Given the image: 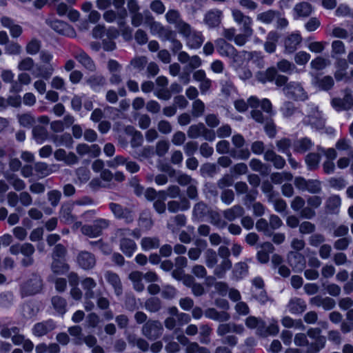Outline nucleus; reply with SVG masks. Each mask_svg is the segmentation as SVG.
I'll return each instance as SVG.
<instances>
[{"label": "nucleus", "instance_id": "nucleus-1", "mask_svg": "<svg viewBox=\"0 0 353 353\" xmlns=\"http://www.w3.org/2000/svg\"><path fill=\"white\" fill-rule=\"evenodd\" d=\"M245 325L250 330H255V334L263 338L276 336L279 332L278 321L274 319H271L267 325L262 319L249 316L245 320Z\"/></svg>", "mask_w": 353, "mask_h": 353}, {"label": "nucleus", "instance_id": "nucleus-2", "mask_svg": "<svg viewBox=\"0 0 353 353\" xmlns=\"http://www.w3.org/2000/svg\"><path fill=\"white\" fill-rule=\"evenodd\" d=\"M9 251L13 255L21 253L24 256L21 261L23 267H30L34 263L33 254L35 252V248L30 243L13 244L10 247Z\"/></svg>", "mask_w": 353, "mask_h": 353}, {"label": "nucleus", "instance_id": "nucleus-3", "mask_svg": "<svg viewBox=\"0 0 353 353\" xmlns=\"http://www.w3.org/2000/svg\"><path fill=\"white\" fill-rule=\"evenodd\" d=\"M43 288V281L37 274L31 276L20 286V294L22 298L30 296L39 293Z\"/></svg>", "mask_w": 353, "mask_h": 353}, {"label": "nucleus", "instance_id": "nucleus-4", "mask_svg": "<svg viewBox=\"0 0 353 353\" xmlns=\"http://www.w3.org/2000/svg\"><path fill=\"white\" fill-rule=\"evenodd\" d=\"M183 28L179 33L185 40L187 46L191 49L199 48L204 41L202 33L193 29L189 23Z\"/></svg>", "mask_w": 353, "mask_h": 353}, {"label": "nucleus", "instance_id": "nucleus-5", "mask_svg": "<svg viewBox=\"0 0 353 353\" xmlns=\"http://www.w3.org/2000/svg\"><path fill=\"white\" fill-rule=\"evenodd\" d=\"M188 137L196 139L202 137L205 141H214L215 140V131L208 128L204 123L199 122L191 125L187 130Z\"/></svg>", "mask_w": 353, "mask_h": 353}, {"label": "nucleus", "instance_id": "nucleus-6", "mask_svg": "<svg viewBox=\"0 0 353 353\" xmlns=\"http://www.w3.org/2000/svg\"><path fill=\"white\" fill-rule=\"evenodd\" d=\"M283 94L289 99L294 101H304L308 95L302 84L297 81H290L283 88Z\"/></svg>", "mask_w": 353, "mask_h": 353}, {"label": "nucleus", "instance_id": "nucleus-7", "mask_svg": "<svg viewBox=\"0 0 353 353\" xmlns=\"http://www.w3.org/2000/svg\"><path fill=\"white\" fill-rule=\"evenodd\" d=\"M307 336L314 340V342L310 343L305 353H319L323 349L326 343L325 336L321 335V330L319 327H311L307 331Z\"/></svg>", "mask_w": 353, "mask_h": 353}, {"label": "nucleus", "instance_id": "nucleus-8", "mask_svg": "<svg viewBox=\"0 0 353 353\" xmlns=\"http://www.w3.org/2000/svg\"><path fill=\"white\" fill-rule=\"evenodd\" d=\"M307 114L305 118V122L311 125L316 129L321 130L325 127V119L318 107L314 104H307Z\"/></svg>", "mask_w": 353, "mask_h": 353}, {"label": "nucleus", "instance_id": "nucleus-9", "mask_svg": "<svg viewBox=\"0 0 353 353\" xmlns=\"http://www.w3.org/2000/svg\"><path fill=\"white\" fill-rule=\"evenodd\" d=\"M163 331V326L159 321L148 320L145 323L141 329L142 334L149 340L159 339Z\"/></svg>", "mask_w": 353, "mask_h": 353}, {"label": "nucleus", "instance_id": "nucleus-10", "mask_svg": "<svg viewBox=\"0 0 353 353\" xmlns=\"http://www.w3.org/2000/svg\"><path fill=\"white\" fill-rule=\"evenodd\" d=\"M41 61L47 63L46 66H39L38 67L39 73L34 74L33 73L35 77H42L44 79L48 80L53 74L54 71V65L50 63V61L53 59V56L51 53L47 51H41L39 54Z\"/></svg>", "mask_w": 353, "mask_h": 353}, {"label": "nucleus", "instance_id": "nucleus-11", "mask_svg": "<svg viewBox=\"0 0 353 353\" xmlns=\"http://www.w3.org/2000/svg\"><path fill=\"white\" fill-rule=\"evenodd\" d=\"M343 98H334L331 101L332 106L338 112L348 110L353 108L352 91L350 88H345L343 91Z\"/></svg>", "mask_w": 353, "mask_h": 353}, {"label": "nucleus", "instance_id": "nucleus-12", "mask_svg": "<svg viewBox=\"0 0 353 353\" xmlns=\"http://www.w3.org/2000/svg\"><path fill=\"white\" fill-rule=\"evenodd\" d=\"M109 208L117 219H123L126 223L134 221V213L132 209L113 202L109 203Z\"/></svg>", "mask_w": 353, "mask_h": 353}, {"label": "nucleus", "instance_id": "nucleus-13", "mask_svg": "<svg viewBox=\"0 0 353 353\" xmlns=\"http://www.w3.org/2000/svg\"><path fill=\"white\" fill-rule=\"evenodd\" d=\"M322 201V198L317 195L308 196L307 198V206L301 211V216L307 219H313L316 216L315 209L321 206Z\"/></svg>", "mask_w": 353, "mask_h": 353}, {"label": "nucleus", "instance_id": "nucleus-14", "mask_svg": "<svg viewBox=\"0 0 353 353\" xmlns=\"http://www.w3.org/2000/svg\"><path fill=\"white\" fill-rule=\"evenodd\" d=\"M77 263L83 270H90L95 267L97 259L94 254L82 250L77 254Z\"/></svg>", "mask_w": 353, "mask_h": 353}, {"label": "nucleus", "instance_id": "nucleus-15", "mask_svg": "<svg viewBox=\"0 0 353 353\" xmlns=\"http://www.w3.org/2000/svg\"><path fill=\"white\" fill-rule=\"evenodd\" d=\"M73 57L86 70L94 72L96 65L92 58L82 49L78 48L72 52Z\"/></svg>", "mask_w": 353, "mask_h": 353}, {"label": "nucleus", "instance_id": "nucleus-16", "mask_svg": "<svg viewBox=\"0 0 353 353\" xmlns=\"http://www.w3.org/2000/svg\"><path fill=\"white\" fill-rule=\"evenodd\" d=\"M287 259L289 265L294 272H302L305 267V259L302 254L298 252L290 251L288 254Z\"/></svg>", "mask_w": 353, "mask_h": 353}, {"label": "nucleus", "instance_id": "nucleus-17", "mask_svg": "<svg viewBox=\"0 0 353 353\" xmlns=\"http://www.w3.org/2000/svg\"><path fill=\"white\" fill-rule=\"evenodd\" d=\"M310 305L323 307L325 310H331L335 307L336 301L330 296H322L316 295L310 299Z\"/></svg>", "mask_w": 353, "mask_h": 353}, {"label": "nucleus", "instance_id": "nucleus-18", "mask_svg": "<svg viewBox=\"0 0 353 353\" xmlns=\"http://www.w3.org/2000/svg\"><path fill=\"white\" fill-rule=\"evenodd\" d=\"M56 324L54 321L48 319L36 323L32 327V334L36 336L41 337L54 330Z\"/></svg>", "mask_w": 353, "mask_h": 353}, {"label": "nucleus", "instance_id": "nucleus-19", "mask_svg": "<svg viewBox=\"0 0 353 353\" xmlns=\"http://www.w3.org/2000/svg\"><path fill=\"white\" fill-rule=\"evenodd\" d=\"M77 154L83 157L88 155L89 157H97L101 153V148L97 144L88 145L86 143H79L76 147Z\"/></svg>", "mask_w": 353, "mask_h": 353}, {"label": "nucleus", "instance_id": "nucleus-20", "mask_svg": "<svg viewBox=\"0 0 353 353\" xmlns=\"http://www.w3.org/2000/svg\"><path fill=\"white\" fill-rule=\"evenodd\" d=\"M104 277L114 289L115 294L120 296L123 293V286L119 276L115 272L108 270L104 273Z\"/></svg>", "mask_w": 353, "mask_h": 353}, {"label": "nucleus", "instance_id": "nucleus-21", "mask_svg": "<svg viewBox=\"0 0 353 353\" xmlns=\"http://www.w3.org/2000/svg\"><path fill=\"white\" fill-rule=\"evenodd\" d=\"M301 41L302 38L301 35L297 33H292L288 35L284 40V52L292 54L295 52Z\"/></svg>", "mask_w": 353, "mask_h": 353}, {"label": "nucleus", "instance_id": "nucleus-22", "mask_svg": "<svg viewBox=\"0 0 353 353\" xmlns=\"http://www.w3.org/2000/svg\"><path fill=\"white\" fill-rule=\"evenodd\" d=\"M223 12L217 9L208 11L204 17V22L209 28L218 26L221 22Z\"/></svg>", "mask_w": 353, "mask_h": 353}, {"label": "nucleus", "instance_id": "nucleus-23", "mask_svg": "<svg viewBox=\"0 0 353 353\" xmlns=\"http://www.w3.org/2000/svg\"><path fill=\"white\" fill-rule=\"evenodd\" d=\"M32 81L30 75L26 72L19 73L17 80L13 82L9 89L11 93H19L23 90V85H29Z\"/></svg>", "mask_w": 353, "mask_h": 353}, {"label": "nucleus", "instance_id": "nucleus-24", "mask_svg": "<svg viewBox=\"0 0 353 353\" xmlns=\"http://www.w3.org/2000/svg\"><path fill=\"white\" fill-rule=\"evenodd\" d=\"M206 318L218 321L226 322L230 319V314L226 311H218L214 307L207 308L204 311Z\"/></svg>", "mask_w": 353, "mask_h": 353}, {"label": "nucleus", "instance_id": "nucleus-25", "mask_svg": "<svg viewBox=\"0 0 353 353\" xmlns=\"http://www.w3.org/2000/svg\"><path fill=\"white\" fill-rule=\"evenodd\" d=\"M219 83L221 88V92L225 97H229L236 91L234 83L228 74L221 78Z\"/></svg>", "mask_w": 353, "mask_h": 353}, {"label": "nucleus", "instance_id": "nucleus-26", "mask_svg": "<svg viewBox=\"0 0 353 353\" xmlns=\"http://www.w3.org/2000/svg\"><path fill=\"white\" fill-rule=\"evenodd\" d=\"M59 168L57 165H48L44 162H37L34 164V171L39 178H43L55 172Z\"/></svg>", "mask_w": 353, "mask_h": 353}, {"label": "nucleus", "instance_id": "nucleus-27", "mask_svg": "<svg viewBox=\"0 0 353 353\" xmlns=\"http://www.w3.org/2000/svg\"><path fill=\"white\" fill-rule=\"evenodd\" d=\"M313 11L312 5L308 2H301L295 5L293 8L295 19L309 17Z\"/></svg>", "mask_w": 353, "mask_h": 353}, {"label": "nucleus", "instance_id": "nucleus-28", "mask_svg": "<svg viewBox=\"0 0 353 353\" xmlns=\"http://www.w3.org/2000/svg\"><path fill=\"white\" fill-rule=\"evenodd\" d=\"M165 17L169 23L175 25L178 32L183 28V25L188 24L181 18L179 12L176 10H168Z\"/></svg>", "mask_w": 353, "mask_h": 353}, {"label": "nucleus", "instance_id": "nucleus-29", "mask_svg": "<svg viewBox=\"0 0 353 353\" xmlns=\"http://www.w3.org/2000/svg\"><path fill=\"white\" fill-rule=\"evenodd\" d=\"M120 240V249L123 253L128 257H131L135 250H137V245L135 242L126 237V236H119Z\"/></svg>", "mask_w": 353, "mask_h": 353}, {"label": "nucleus", "instance_id": "nucleus-30", "mask_svg": "<svg viewBox=\"0 0 353 353\" xmlns=\"http://www.w3.org/2000/svg\"><path fill=\"white\" fill-rule=\"evenodd\" d=\"M190 207V201L185 197H182L179 201L173 200L168 203V210L172 213L187 210Z\"/></svg>", "mask_w": 353, "mask_h": 353}, {"label": "nucleus", "instance_id": "nucleus-31", "mask_svg": "<svg viewBox=\"0 0 353 353\" xmlns=\"http://www.w3.org/2000/svg\"><path fill=\"white\" fill-rule=\"evenodd\" d=\"M244 208L240 205H233L223 211V217L228 221H233L244 214Z\"/></svg>", "mask_w": 353, "mask_h": 353}, {"label": "nucleus", "instance_id": "nucleus-32", "mask_svg": "<svg viewBox=\"0 0 353 353\" xmlns=\"http://www.w3.org/2000/svg\"><path fill=\"white\" fill-rule=\"evenodd\" d=\"M261 248L256 254L257 259L261 263H267L270 260V254L274 251V247L271 243L265 242L261 245Z\"/></svg>", "mask_w": 353, "mask_h": 353}, {"label": "nucleus", "instance_id": "nucleus-33", "mask_svg": "<svg viewBox=\"0 0 353 353\" xmlns=\"http://www.w3.org/2000/svg\"><path fill=\"white\" fill-rule=\"evenodd\" d=\"M287 307L292 314H301L306 310L307 305L302 299L294 297L290 300Z\"/></svg>", "mask_w": 353, "mask_h": 353}, {"label": "nucleus", "instance_id": "nucleus-34", "mask_svg": "<svg viewBox=\"0 0 353 353\" xmlns=\"http://www.w3.org/2000/svg\"><path fill=\"white\" fill-rule=\"evenodd\" d=\"M216 50L221 56L230 57L233 54L236 48L223 39H219L215 42Z\"/></svg>", "mask_w": 353, "mask_h": 353}, {"label": "nucleus", "instance_id": "nucleus-35", "mask_svg": "<svg viewBox=\"0 0 353 353\" xmlns=\"http://www.w3.org/2000/svg\"><path fill=\"white\" fill-rule=\"evenodd\" d=\"M81 286L85 291V299H94L96 292L94 288L97 286V282L91 277H85L81 281Z\"/></svg>", "mask_w": 353, "mask_h": 353}, {"label": "nucleus", "instance_id": "nucleus-36", "mask_svg": "<svg viewBox=\"0 0 353 353\" xmlns=\"http://www.w3.org/2000/svg\"><path fill=\"white\" fill-rule=\"evenodd\" d=\"M341 201L338 195L330 196L325 202L326 212L331 214H336L339 212Z\"/></svg>", "mask_w": 353, "mask_h": 353}, {"label": "nucleus", "instance_id": "nucleus-37", "mask_svg": "<svg viewBox=\"0 0 353 353\" xmlns=\"http://www.w3.org/2000/svg\"><path fill=\"white\" fill-rule=\"evenodd\" d=\"M234 20L239 25L242 26V28H252V19L245 15L241 10L234 9L232 11Z\"/></svg>", "mask_w": 353, "mask_h": 353}, {"label": "nucleus", "instance_id": "nucleus-38", "mask_svg": "<svg viewBox=\"0 0 353 353\" xmlns=\"http://www.w3.org/2000/svg\"><path fill=\"white\" fill-rule=\"evenodd\" d=\"M72 205L64 203L61 205L59 217L65 223L70 224L75 221V216L72 214Z\"/></svg>", "mask_w": 353, "mask_h": 353}, {"label": "nucleus", "instance_id": "nucleus-39", "mask_svg": "<svg viewBox=\"0 0 353 353\" xmlns=\"http://www.w3.org/2000/svg\"><path fill=\"white\" fill-rule=\"evenodd\" d=\"M321 159V156L319 152L308 153L305 157V162L307 169L311 171L317 170L319 167Z\"/></svg>", "mask_w": 353, "mask_h": 353}, {"label": "nucleus", "instance_id": "nucleus-40", "mask_svg": "<svg viewBox=\"0 0 353 353\" xmlns=\"http://www.w3.org/2000/svg\"><path fill=\"white\" fill-rule=\"evenodd\" d=\"M280 112L283 117L286 119H289L295 114L301 112V111L296 107L295 104L290 101L283 102L280 108Z\"/></svg>", "mask_w": 353, "mask_h": 353}, {"label": "nucleus", "instance_id": "nucleus-41", "mask_svg": "<svg viewBox=\"0 0 353 353\" xmlns=\"http://www.w3.org/2000/svg\"><path fill=\"white\" fill-rule=\"evenodd\" d=\"M277 71L274 68H269L265 71H259L256 74V79L263 83H265L268 81H272L276 77Z\"/></svg>", "mask_w": 353, "mask_h": 353}, {"label": "nucleus", "instance_id": "nucleus-42", "mask_svg": "<svg viewBox=\"0 0 353 353\" xmlns=\"http://www.w3.org/2000/svg\"><path fill=\"white\" fill-rule=\"evenodd\" d=\"M313 145V143L310 139L304 137L294 142V150L296 152L303 154L310 150Z\"/></svg>", "mask_w": 353, "mask_h": 353}, {"label": "nucleus", "instance_id": "nucleus-43", "mask_svg": "<svg viewBox=\"0 0 353 353\" xmlns=\"http://www.w3.org/2000/svg\"><path fill=\"white\" fill-rule=\"evenodd\" d=\"M141 246L144 251L157 249L160 246V240L157 236L143 237L141 241Z\"/></svg>", "mask_w": 353, "mask_h": 353}, {"label": "nucleus", "instance_id": "nucleus-44", "mask_svg": "<svg viewBox=\"0 0 353 353\" xmlns=\"http://www.w3.org/2000/svg\"><path fill=\"white\" fill-rule=\"evenodd\" d=\"M232 267V263L231 261H221V262L215 265L213 274L219 279H223L225 277L226 272L230 270Z\"/></svg>", "mask_w": 353, "mask_h": 353}, {"label": "nucleus", "instance_id": "nucleus-45", "mask_svg": "<svg viewBox=\"0 0 353 353\" xmlns=\"http://www.w3.org/2000/svg\"><path fill=\"white\" fill-rule=\"evenodd\" d=\"M1 24L10 29V34L12 37H18L22 32V28L19 25L12 23L11 19L8 17H3L1 19Z\"/></svg>", "mask_w": 353, "mask_h": 353}, {"label": "nucleus", "instance_id": "nucleus-46", "mask_svg": "<svg viewBox=\"0 0 353 353\" xmlns=\"http://www.w3.org/2000/svg\"><path fill=\"white\" fill-rule=\"evenodd\" d=\"M278 69L284 73L291 74L292 73H299L300 70L297 69L296 66L292 62L287 59H282L276 64Z\"/></svg>", "mask_w": 353, "mask_h": 353}, {"label": "nucleus", "instance_id": "nucleus-47", "mask_svg": "<svg viewBox=\"0 0 353 353\" xmlns=\"http://www.w3.org/2000/svg\"><path fill=\"white\" fill-rule=\"evenodd\" d=\"M86 82L92 89L96 90L105 85L106 79L101 74H93L87 79Z\"/></svg>", "mask_w": 353, "mask_h": 353}, {"label": "nucleus", "instance_id": "nucleus-48", "mask_svg": "<svg viewBox=\"0 0 353 353\" xmlns=\"http://www.w3.org/2000/svg\"><path fill=\"white\" fill-rule=\"evenodd\" d=\"M279 39V35L276 32H270L267 36V40L264 43V48L266 52L272 53L275 51L276 42Z\"/></svg>", "mask_w": 353, "mask_h": 353}, {"label": "nucleus", "instance_id": "nucleus-49", "mask_svg": "<svg viewBox=\"0 0 353 353\" xmlns=\"http://www.w3.org/2000/svg\"><path fill=\"white\" fill-rule=\"evenodd\" d=\"M143 273L139 271H133L129 274V279L133 283V286L137 292H142L144 290V285L142 282Z\"/></svg>", "mask_w": 353, "mask_h": 353}, {"label": "nucleus", "instance_id": "nucleus-50", "mask_svg": "<svg viewBox=\"0 0 353 353\" xmlns=\"http://www.w3.org/2000/svg\"><path fill=\"white\" fill-rule=\"evenodd\" d=\"M51 270L54 274H63L68 271L69 265L63 261L61 259L52 258Z\"/></svg>", "mask_w": 353, "mask_h": 353}, {"label": "nucleus", "instance_id": "nucleus-51", "mask_svg": "<svg viewBox=\"0 0 353 353\" xmlns=\"http://www.w3.org/2000/svg\"><path fill=\"white\" fill-rule=\"evenodd\" d=\"M145 23L148 24L150 29V32L152 34L160 35L163 29L165 28L159 22L155 21L153 17L148 12V14H145Z\"/></svg>", "mask_w": 353, "mask_h": 353}, {"label": "nucleus", "instance_id": "nucleus-52", "mask_svg": "<svg viewBox=\"0 0 353 353\" xmlns=\"http://www.w3.org/2000/svg\"><path fill=\"white\" fill-rule=\"evenodd\" d=\"M54 143L57 146H65L68 148H72L74 141L71 135L68 133H64L59 136H55Z\"/></svg>", "mask_w": 353, "mask_h": 353}, {"label": "nucleus", "instance_id": "nucleus-53", "mask_svg": "<svg viewBox=\"0 0 353 353\" xmlns=\"http://www.w3.org/2000/svg\"><path fill=\"white\" fill-rule=\"evenodd\" d=\"M51 303L54 309L59 314L63 315L65 313L67 302L65 299L60 296H54L52 297Z\"/></svg>", "mask_w": 353, "mask_h": 353}, {"label": "nucleus", "instance_id": "nucleus-54", "mask_svg": "<svg viewBox=\"0 0 353 353\" xmlns=\"http://www.w3.org/2000/svg\"><path fill=\"white\" fill-rule=\"evenodd\" d=\"M208 213V207L203 202H199L193 208L192 214L195 219H201Z\"/></svg>", "mask_w": 353, "mask_h": 353}, {"label": "nucleus", "instance_id": "nucleus-55", "mask_svg": "<svg viewBox=\"0 0 353 353\" xmlns=\"http://www.w3.org/2000/svg\"><path fill=\"white\" fill-rule=\"evenodd\" d=\"M5 177L16 191H22L26 188V183L17 176L14 174H9L5 176Z\"/></svg>", "mask_w": 353, "mask_h": 353}, {"label": "nucleus", "instance_id": "nucleus-56", "mask_svg": "<svg viewBox=\"0 0 353 353\" xmlns=\"http://www.w3.org/2000/svg\"><path fill=\"white\" fill-rule=\"evenodd\" d=\"M292 174L290 172H274L270 175V179L274 184H281L284 181H290L292 179Z\"/></svg>", "mask_w": 353, "mask_h": 353}, {"label": "nucleus", "instance_id": "nucleus-57", "mask_svg": "<svg viewBox=\"0 0 353 353\" xmlns=\"http://www.w3.org/2000/svg\"><path fill=\"white\" fill-rule=\"evenodd\" d=\"M205 263L208 268H212L215 267L218 262L217 253L211 248L205 252Z\"/></svg>", "mask_w": 353, "mask_h": 353}, {"label": "nucleus", "instance_id": "nucleus-58", "mask_svg": "<svg viewBox=\"0 0 353 353\" xmlns=\"http://www.w3.org/2000/svg\"><path fill=\"white\" fill-rule=\"evenodd\" d=\"M242 31L243 33L236 35L234 39V43L239 46H243L253 33L252 28H242Z\"/></svg>", "mask_w": 353, "mask_h": 353}, {"label": "nucleus", "instance_id": "nucleus-59", "mask_svg": "<svg viewBox=\"0 0 353 353\" xmlns=\"http://www.w3.org/2000/svg\"><path fill=\"white\" fill-rule=\"evenodd\" d=\"M32 135L38 143H42L48 137V131L41 125H37L32 129Z\"/></svg>", "mask_w": 353, "mask_h": 353}, {"label": "nucleus", "instance_id": "nucleus-60", "mask_svg": "<svg viewBox=\"0 0 353 353\" xmlns=\"http://www.w3.org/2000/svg\"><path fill=\"white\" fill-rule=\"evenodd\" d=\"M279 15V12L276 10H270L261 12L257 15V20L261 21L265 23H270L273 20Z\"/></svg>", "mask_w": 353, "mask_h": 353}, {"label": "nucleus", "instance_id": "nucleus-61", "mask_svg": "<svg viewBox=\"0 0 353 353\" xmlns=\"http://www.w3.org/2000/svg\"><path fill=\"white\" fill-rule=\"evenodd\" d=\"M200 342L202 344L208 345L210 342V336L212 334V329L208 324H202L200 325Z\"/></svg>", "mask_w": 353, "mask_h": 353}, {"label": "nucleus", "instance_id": "nucleus-62", "mask_svg": "<svg viewBox=\"0 0 353 353\" xmlns=\"http://www.w3.org/2000/svg\"><path fill=\"white\" fill-rule=\"evenodd\" d=\"M17 119L21 126L28 128H31L35 123V119L30 113L18 114Z\"/></svg>", "mask_w": 353, "mask_h": 353}, {"label": "nucleus", "instance_id": "nucleus-63", "mask_svg": "<svg viewBox=\"0 0 353 353\" xmlns=\"http://www.w3.org/2000/svg\"><path fill=\"white\" fill-rule=\"evenodd\" d=\"M145 307L150 312H157L161 307V301L157 297H152L145 301Z\"/></svg>", "mask_w": 353, "mask_h": 353}, {"label": "nucleus", "instance_id": "nucleus-64", "mask_svg": "<svg viewBox=\"0 0 353 353\" xmlns=\"http://www.w3.org/2000/svg\"><path fill=\"white\" fill-rule=\"evenodd\" d=\"M185 353H211V352L208 348L199 345L198 343L192 342L185 347Z\"/></svg>", "mask_w": 353, "mask_h": 353}]
</instances>
